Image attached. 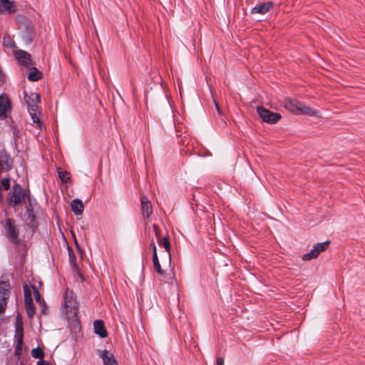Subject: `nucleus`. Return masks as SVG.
I'll return each instance as SVG.
<instances>
[{
	"label": "nucleus",
	"instance_id": "f257e3e1",
	"mask_svg": "<svg viewBox=\"0 0 365 365\" xmlns=\"http://www.w3.org/2000/svg\"><path fill=\"white\" fill-rule=\"evenodd\" d=\"M64 309L68 321L73 322L75 325L79 327L80 322L78 319V303L76 301L75 293L66 289L64 294Z\"/></svg>",
	"mask_w": 365,
	"mask_h": 365
},
{
	"label": "nucleus",
	"instance_id": "f03ea898",
	"mask_svg": "<svg viewBox=\"0 0 365 365\" xmlns=\"http://www.w3.org/2000/svg\"><path fill=\"white\" fill-rule=\"evenodd\" d=\"M284 108L297 115H308L309 116L317 115V110L310 107L305 106L302 103L295 98H286L284 101Z\"/></svg>",
	"mask_w": 365,
	"mask_h": 365
},
{
	"label": "nucleus",
	"instance_id": "7ed1b4c3",
	"mask_svg": "<svg viewBox=\"0 0 365 365\" xmlns=\"http://www.w3.org/2000/svg\"><path fill=\"white\" fill-rule=\"evenodd\" d=\"M29 199L28 192L24 190L19 183H15L11 191L9 192L7 200L10 206L14 207L16 205L25 202L26 199Z\"/></svg>",
	"mask_w": 365,
	"mask_h": 365
},
{
	"label": "nucleus",
	"instance_id": "20e7f679",
	"mask_svg": "<svg viewBox=\"0 0 365 365\" xmlns=\"http://www.w3.org/2000/svg\"><path fill=\"white\" fill-rule=\"evenodd\" d=\"M4 229L5 235L9 242L14 245H19L20 242L19 239V230L16 229L15 220L12 218H7L6 220Z\"/></svg>",
	"mask_w": 365,
	"mask_h": 365
},
{
	"label": "nucleus",
	"instance_id": "39448f33",
	"mask_svg": "<svg viewBox=\"0 0 365 365\" xmlns=\"http://www.w3.org/2000/svg\"><path fill=\"white\" fill-rule=\"evenodd\" d=\"M257 112L264 122L269 124L276 123L282 118L279 113L272 112L263 106H258Z\"/></svg>",
	"mask_w": 365,
	"mask_h": 365
},
{
	"label": "nucleus",
	"instance_id": "423d86ee",
	"mask_svg": "<svg viewBox=\"0 0 365 365\" xmlns=\"http://www.w3.org/2000/svg\"><path fill=\"white\" fill-rule=\"evenodd\" d=\"M24 292L25 308L28 318L32 319L35 314V307L33 302L31 291L28 285L23 287Z\"/></svg>",
	"mask_w": 365,
	"mask_h": 365
},
{
	"label": "nucleus",
	"instance_id": "0eeeda50",
	"mask_svg": "<svg viewBox=\"0 0 365 365\" xmlns=\"http://www.w3.org/2000/svg\"><path fill=\"white\" fill-rule=\"evenodd\" d=\"M9 284L6 282L0 283V314L4 313L9 297Z\"/></svg>",
	"mask_w": 365,
	"mask_h": 365
},
{
	"label": "nucleus",
	"instance_id": "6e6552de",
	"mask_svg": "<svg viewBox=\"0 0 365 365\" xmlns=\"http://www.w3.org/2000/svg\"><path fill=\"white\" fill-rule=\"evenodd\" d=\"M11 103L8 96L6 93L0 95V118H6L8 112H11Z\"/></svg>",
	"mask_w": 365,
	"mask_h": 365
},
{
	"label": "nucleus",
	"instance_id": "1a4fd4ad",
	"mask_svg": "<svg viewBox=\"0 0 365 365\" xmlns=\"http://www.w3.org/2000/svg\"><path fill=\"white\" fill-rule=\"evenodd\" d=\"M15 56L18 59L20 65L26 68H30L32 65H34L31 55L28 52L23 50H19L16 51Z\"/></svg>",
	"mask_w": 365,
	"mask_h": 365
},
{
	"label": "nucleus",
	"instance_id": "9d476101",
	"mask_svg": "<svg viewBox=\"0 0 365 365\" xmlns=\"http://www.w3.org/2000/svg\"><path fill=\"white\" fill-rule=\"evenodd\" d=\"M98 354L103 359L104 365H118L114 355L109 351L98 350Z\"/></svg>",
	"mask_w": 365,
	"mask_h": 365
},
{
	"label": "nucleus",
	"instance_id": "9b49d317",
	"mask_svg": "<svg viewBox=\"0 0 365 365\" xmlns=\"http://www.w3.org/2000/svg\"><path fill=\"white\" fill-rule=\"evenodd\" d=\"M13 160L9 153L4 150H0V169L9 170L11 168Z\"/></svg>",
	"mask_w": 365,
	"mask_h": 365
},
{
	"label": "nucleus",
	"instance_id": "f8f14e48",
	"mask_svg": "<svg viewBox=\"0 0 365 365\" xmlns=\"http://www.w3.org/2000/svg\"><path fill=\"white\" fill-rule=\"evenodd\" d=\"M274 6V3L272 1H267L262 2L257 4L255 7H253L251 10V14H264L270 11Z\"/></svg>",
	"mask_w": 365,
	"mask_h": 365
},
{
	"label": "nucleus",
	"instance_id": "ddd939ff",
	"mask_svg": "<svg viewBox=\"0 0 365 365\" xmlns=\"http://www.w3.org/2000/svg\"><path fill=\"white\" fill-rule=\"evenodd\" d=\"M140 208L144 217H149L153 213L151 202L145 195L140 197Z\"/></svg>",
	"mask_w": 365,
	"mask_h": 365
},
{
	"label": "nucleus",
	"instance_id": "4468645a",
	"mask_svg": "<svg viewBox=\"0 0 365 365\" xmlns=\"http://www.w3.org/2000/svg\"><path fill=\"white\" fill-rule=\"evenodd\" d=\"M16 7L14 2L9 0H0V13L11 14L16 11Z\"/></svg>",
	"mask_w": 365,
	"mask_h": 365
},
{
	"label": "nucleus",
	"instance_id": "2eb2a0df",
	"mask_svg": "<svg viewBox=\"0 0 365 365\" xmlns=\"http://www.w3.org/2000/svg\"><path fill=\"white\" fill-rule=\"evenodd\" d=\"M94 332L101 338H106L108 336L104 322L101 319L95 320L93 322Z\"/></svg>",
	"mask_w": 365,
	"mask_h": 365
},
{
	"label": "nucleus",
	"instance_id": "dca6fc26",
	"mask_svg": "<svg viewBox=\"0 0 365 365\" xmlns=\"http://www.w3.org/2000/svg\"><path fill=\"white\" fill-rule=\"evenodd\" d=\"M24 101L27 106L36 107V104L37 105V103L41 102V96L39 94L35 93H31L29 96L25 93Z\"/></svg>",
	"mask_w": 365,
	"mask_h": 365
},
{
	"label": "nucleus",
	"instance_id": "f3484780",
	"mask_svg": "<svg viewBox=\"0 0 365 365\" xmlns=\"http://www.w3.org/2000/svg\"><path fill=\"white\" fill-rule=\"evenodd\" d=\"M71 210L76 215H81L83 212L84 205L81 200L74 199L71 203Z\"/></svg>",
	"mask_w": 365,
	"mask_h": 365
},
{
	"label": "nucleus",
	"instance_id": "a211bd4d",
	"mask_svg": "<svg viewBox=\"0 0 365 365\" xmlns=\"http://www.w3.org/2000/svg\"><path fill=\"white\" fill-rule=\"evenodd\" d=\"M158 243L160 246L163 247L165 249V251L168 253L169 259H170L171 255H170V252L171 245H170L169 237L167 235L163 238H160L159 240H158Z\"/></svg>",
	"mask_w": 365,
	"mask_h": 365
},
{
	"label": "nucleus",
	"instance_id": "6ab92c4d",
	"mask_svg": "<svg viewBox=\"0 0 365 365\" xmlns=\"http://www.w3.org/2000/svg\"><path fill=\"white\" fill-rule=\"evenodd\" d=\"M42 78V73L36 67H31L28 75V79L31 81H37Z\"/></svg>",
	"mask_w": 365,
	"mask_h": 365
},
{
	"label": "nucleus",
	"instance_id": "aec40b11",
	"mask_svg": "<svg viewBox=\"0 0 365 365\" xmlns=\"http://www.w3.org/2000/svg\"><path fill=\"white\" fill-rule=\"evenodd\" d=\"M16 336L17 338V341H24V327L21 321H18L16 319Z\"/></svg>",
	"mask_w": 365,
	"mask_h": 365
},
{
	"label": "nucleus",
	"instance_id": "412c9836",
	"mask_svg": "<svg viewBox=\"0 0 365 365\" xmlns=\"http://www.w3.org/2000/svg\"><path fill=\"white\" fill-rule=\"evenodd\" d=\"M58 178L63 182H69L71 181V174L69 172L66 170H61L60 168L58 169Z\"/></svg>",
	"mask_w": 365,
	"mask_h": 365
},
{
	"label": "nucleus",
	"instance_id": "4be33fe9",
	"mask_svg": "<svg viewBox=\"0 0 365 365\" xmlns=\"http://www.w3.org/2000/svg\"><path fill=\"white\" fill-rule=\"evenodd\" d=\"M153 262L155 271L161 276H163L165 271L161 268L158 255H153Z\"/></svg>",
	"mask_w": 365,
	"mask_h": 365
},
{
	"label": "nucleus",
	"instance_id": "5701e85b",
	"mask_svg": "<svg viewBox=\"0 0 365 365\" xmlns=\"http://www.w3.org/2000/svg\"><path fill=\"white\" fill-rule=\"evenodd\" d=\"M320 254L317 252V249L313 247V249L308 253L305 254L302 257V259L304 261L311 260L316 259Z\"/></svg>",
	"mask_w": 365,
	"mask_h": 365
},
{
	"label": "nucleus",
	"instance_id": "b1692460",
	"mask_svg": "<svg viewBox=\"0 0 365 365\" xmlns=\"http://www.w3.org/2000/svg\"><path fill=\"white\" fill-rule=\"evenodd\" d=\"M31 354L34 358L38 359L39 361L43 360V359L45 356L43 351L39 346H38L35 349H33L31 350Z\"/></svg>",
	"mask_w": 365,
	"mask_h": 365
},
{
	"label": "nucleus",
	"instance_id": "393cba45",
	"mask_svg": "<svg viewBox=\"0 0 365 365\" xmlns=\"http://www.w3.org/2000/svg\"><path fill=\"white\" fill-rule=\"evenodd\" d=\"M330 245V241L327 240L322 243H316L314 247L317 249V252L320 254L321 252L325 251L329 245Z\"/></svg>",
	"mask_w": 365,
	"mask_h": 365
},
{
	"label": "nucleus",
	"instance_id": "a878e982",
	"mask_svg": "<svg viewBox=\"0 0 365 365\" xmlns=\"http://www.w3.org/2000/svg\"><path fill=\"white\" fill-rule=\"evenodd\" d=\"M0 187H1V190H8L11 187V182L9 178H4L1 180H0Z\"/></svg>",
	"mask_w": 365,
	"mask_h": 365
},
{
	"label": "nucleus",
	"instance_id": "bb28decb",
	"mask_svg": "<svg viewBox=\"0 0 365 365\" xmlns=\"http://www.w3.org/2000/svg\"><path fill=\"white\" fill-rule=\"evenodd\" d=\"M24 341H17L16 346L15 348V356H16L18 359L20 358L21 353H22V346H23Z\"/></svg>",
	"mask_w": 365,
	"mask_h": 365
},
{
	"label": "nucleus",
	"instance_id": "cd10ccee",
	"mask_svg": "<svg viewBox=\"0 0 365 365\" xmlns=\"http://www.w3.org/2000/svg\"><path fill=\"white\" fill-rule=\"evenodd\" d=\"M31 287L34 290V297H35L36 301L38 303H39V304H42V301H44V300L41 298L39 291L38 290L36 287H35L34 285H32Z\"/></svg>",
	"mask_w": 365,
	"mask_h": 365
},
{
	"label": "nucleus",
	"instance_id": "c85d7f7f",
	"mask_svg": "<svg viewBox=\"0 0 365 365\" xmlns=\"http://www.w3.org/2000/svg\"><path fill=\"white\" fill-rule=\"evenodd\" d=\"M31 115L33 122L36 123L39 128H41V127L43 126V123H41L40 118L37 115V113L35 112L31 111Z\"/></svg>",
	"mask_w": 365,
	"mask_h": 365
},
{
	"label": "nucleus",
	"instance_id": "c756f323",
	"mask_svg": "<svg viewBox=\"0 0 365 365\" xmlns=\"http://www.w3.org/2000/svg\"><path fill=\"white\" fill-rule=\"evenodd\" d=\"M150 78L153 81V82L156 84L161 83V78L158 75L157 71H152L150 73Z\"/></svg>",
	"mask_w": 365,
	"mask_h": 365
},
{
	"label": "nucleus",
	"instance_id": "7c9ffc66",
	"mask_svg": "<svg viewBox=\"0 0 365 365\" xmlns=\"http://www.w3.org/2000/svg\"><path fill=\"white\" fill-rule=\"evenodd\" d=\"M4 45L8 48H14L16 46H15V42L11 39V38H9L8 40H4Z\"/></svg>",
	"mask_w": 365,
	"mask_h": 365
},
{
	"label": "nucleus",
	"instance_id": "2f4dec72",
	"mask_svg": "<svg viewBox=\"0 0 365 365\" xmlns=\"http://www.w3.org/2000/svg\"><path fill=\"white\" fill-rule=\"evenodd\" d=\"M40 306H41V314H43V315L47 314H48V308H47L45 301H42V304H41Z\"/></svg>",
	"mask_w": 365,
	"mask_h": 365
},
{
	"label": "nucleus",
	"instance_id": "473e14b6",
	"mask_svg": "<svg viewBox=\"0 0 365 365\" xmlns=\"http://www.w3.org/2000/svg\"><path fill=\"white\" fill-rule=\"evenodd\" d=\"M153 228L154 230L157 240L161 238L160 227L157 225L154 224L153 225Z\"/></svg>",
	"mask_w": 365,
	"mask_h": 365
},
{
	"label": "nucleus",
	"instance_id": "72a5a7b5",
	"mask_svg": "<svg viewBox=\"0 0 365 365\" xmlns=\"http://www.w3.org/2000/svg\"><path fill=\"white\" fill-rule=\"evenodd\" d=\"M150 246L153 250V255H157V248L153 240H152Z\"/></svg>",
	"mask_w": 365,
	"mask_h": 365
},
{
	"label": "nucleus",
	"instance_id": "f704fd0d",
	"mask_svg": "<svg viewBox=\"0 0 365 365\" xmlns=\"http://www.w3.org/2000/svg\"><path fill=\"white\" fill-rule=\"evenodd\" d=\"M5 83V75L3 71L0 69V86Z\"/></svg>",
	"mask_w": 365,
	"mask_h": 365
},
{
	"label": "nucleus",
	"instance_id": "c9c22d12",
	"mask_svg": "<svg viewBox=\"0 0 365 365\" xmlns=\"http://www.w3.org/2000/svg\"><path fill=\"white\" fill-rule=\"evenodd\" d=\"M73 237L74 239V242H75V245H76V249L78 250V251H79L80 252H82V249L81 248L79 244L77 242V240L76 238V236L73 233Z\"/></svg>",
	"mask_w": 365,
	"mask_h": 365
},
{
	"label": "nucleus",
	"instance_id": "e433bc0d",
	"mask_svg": "<svg viewBox=\"0 0 365 365\" xmlns=\"http://www.w3.org/2000/svg\"><path fill=\"white\" fill-rule=\"evenodd\" d=\"M217 365H224V359L221 356H217L216 359Z\"/></svg>",
	"mask_w": 365,
	"mask_h": 365
},
{
	"label": "nucleus",
	"instance_id": "4c0bfd02",
	"mask_svg": "<svg viewBox=\"0 0 365 365\" xmlns=\"http://www.w3.org/2000/svg\"><path fill=\"white\" fill-rule=\"evenodd\" d=\"M29 112L31 113V111L36 113L38 110V106L36 104V107L28 106Z\"/></svg>",
	"mask_w": 365,
	"mask_h": 365
},
{
	"label": "nucleus",
	"instance_id": "58836bf2",
	"mask_svg": "<svg viewBox=\"0 0 365 365\" xmlns=\"http://www.w3.org/2000/svg\"><path fill=\"white\" fill-rule=\"evenodd\" d=\"M38 365H52L49 361L41 360L37 362Z\"/></svg>",
	"mask_w": 365,
	"mask_h": 365
},
{
	"label": "nucleus",
	"instance_id": "ea45409f",
	"mask_svg": "<svg viewBox=\"0 0 365 365\" xmlns=\"http://www.w3.org/2000/svg\"><path fill=\"white\" fill-rule=\"evenodd\" d=\"M214 102H215V105L216 109H217L219 115H222V111H221V110L220 108L219 105L217 104V103L215 101H214Z\"/></svg>",
	"mask_w": 365,
	"mask_h": 365
},
{
	"label": "nucleus",
	"instance_id": "a19ab883",
	"mask_svg": "<svg viewBox=\"0 0 365 365\" xmlns=\"http://www.w3.org/2000/svg\"><path fill=\"white\" fill-rule=\"evenodd\" d=\"M68 251H69V257H70V258L71 257H75V255H74L73 252L72 251V250L70 247H68Z\"/></svg>",
	"mask_w": 365,
	"mask_h": 365
},
{
	"label": "nucleus",
	"instance_id": "79ce46f5",
	"mask_svg": "<svg viewBox=\"0 0 365 365\" xmlns=\"http://www.w3.org/2000/svg\"><path fill=\"white\" fill-rule=\"evenodd\" d=\"M29 217L31 218V220H34L36 218L34 214H29Z\"/></svg>",
	"mask_w": 365,
	"mask_h": 365
}]
</instances>
